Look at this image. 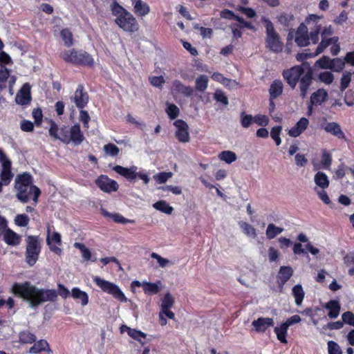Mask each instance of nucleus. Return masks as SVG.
I'll return each instance as SVG.
<instances>
[{
    "label": "nucleus",
    "mask_w": 354,
    "mask_h": 354,
    "mask_svg": "<svg viewBox=\"0 0 354 354\" xmlns=\"http://www.w3.org/2000/svg\"><path fill=\"white\" fill-rule=\"evenodd\" d=\"M345 66V60L341 58H335L331 60V65L330 69L335 72H341Z\"/></svg>",
    "instance_id": "49530a36"
},
{
    "label": "nucleus",
    "mask_w": 354,
    "mask_h": 354,
    "mask_svg": "<svg viewBox=\"0 0 354 354\" xmlns=\"http://www.w3.org/2000/svg\"><path fill=\"white\" fill-rule=\"evenodd\" d=\"M345 265L349 268L348 274L354 276V253H348L344 257Z\"/></svg>",
    "instance_id": "a18cd8bd"
},
{
    "label": "nucleus",
    "mask_w": 354,
    "mask_h": 354,
    "mask_svg": "<svg viewBox=\"0 0 354 354\" xmlns=\"http://www.w3.org/2000/svg\"><path fill=\"white\" fill-rule=\"evenodd\" d=\"M162 287V283L160 281H157L156 283H150L144 281L142 284L143 290L146 294L156 295L160 292Z\"/></svg>",
    "instance_id": "72a5a7b5"
},
{
    "label": "nucleus",
    "mask_w": 354,
    "mask_h": 354,
    "mask_svg": "<svg viewBox=\"0 0 354 354\" xmlns=\"http://www.w3.org/2000/svg\"><path fill=\"white\" fill-rule=\"evenodd\" d=\"M103 149L105 153L111 156H116L120 152L119 148L116 145L111 143L105 145Z\"/></svg>",
    "instance_id": "4d7b16f0"
},
{
    "label": "nucleus",
    "mask_w": 354,
    "mask_h": 354,
    "mask_svg": "<svg viewBox=\"0 0 354 354\" xmlns=\"http://www.w3.org/2000/svg\"><path fill=\"white\" fill-rule=\"evenodd\" d=\"M214 99L223 103L224 105L228 104V99L225 94L221 90H216L214 94Z\"/></svg>",
    "instance_id": "69168bd1"
},
{
    "label": "nucleus",
    "mask_w": 354,
    "mask_h": 354,
    "mask_svg": "<svg viewBox=\"0 0 354 354\" xmlns=\"http://www.w3.org/2000/svg\"><path fill=\"white\" fill-rule=\"evenodd\" d=\"M166 113L170 119H176L179 115V109L174 104H167Z\"/></svg>",
    "instance_id": "3c124183"
},
{
    "label": "nucleus",
    "mask_w": 354,
    "mask_h": 354,
    "mask_svg": "<svg viewBox=\"0 0 354 354\" xmlns=\"http://www.w3.org/2000/svg\"><path fill=\"white\" fill-rule=\"evenodd\" d=\"M111 15L115 17L114 22L125 32L133 33L138 30L139 25L135 17L116 0H113L110 5Z\"/></svg>",
    "instance_id": "20e7f679"
},
{
    "label": "nucleus",
    "mask_w": 354,
    "mask_h": 354,
    "mask_svg": "<svg viewBox=\"0 0 354 354\" xmlns=\"http://www.w3.org/2000/svg\"><path fill=\"white\" fill-rule=\"evenodd\" d=\"M11 292L28 301L31 307H36L44 302H53L57 298L55 290L39 289L32 286L30 282L15 283Z\"/></svg>",
    "instance_id": "f257e3e1"
},
{
    "label": "nucleus",
    "mask_w": 354,
    "mask_h": 354,
    "mask_svg": "<svg viewBox=\"0 0 354 354\" xmlns=\"http://www.w3.org/2000/svg\"><path fill=\"white\" fill-rule=\"evenodd\" d=\"M241 124L243 128H248L254 122V117L250 114H246L245 112L241 113Z\"/></svg>",
    "instance_id": "864d4df0"
},
{
    "label": "nucleus",
    "mask_w": 354,
    "mask_h": 354,
    "mask_svg": "<svg viewBox=\"0 0 354 354\" xmlns=\"http://www.w3.org/2000/svg\"><path fill=\"white\" fill-rule=\"evenodd\" d=\"M29 221V217L25 214H17L15 218V223L19 227H26Z\"/></svg>",
    "instance_id": "5fc2aeb1"
},
{
    "label": "nucleus",
    "mask_w": 354,
    "mask_h": 354,
    "mask_svg": "<svg viewBox=\"0 0 354 354\" xmlns=\"http://www.w3.org/2000/svg\"><path fill=\"white\" fill-rule=\"evenodd\" d=\"M328 97V92L324 88H319L310 96V104L315 106L321 105Z\"/></svg>",
    "instance_id": "c756f323"
},
{
    "label": "nucleus",
    "mask_w": 354,
    "mask_h": 354,
    "mask_svg": "<svg viewBox=\"0 0 354 354\" xmlns=\"http://www.w3.org/2000/svg\"><path fill=\"white\" fill-rule=\"evenodd\" d=\"M33 343V346L29 349V353L37 354L43 351L48 353L51 351L48 342L45 339H40L37 342L35 341Z\"/></svg>",
    "instance_id": "c85d7f7f"
},
{
    "label": "nucleus",
    "mask_w": 354,
    "mask_h": 354,
    "mask_svg": "<svg viewBox=\"0 0 354 354\" xmlns=\"http://www.w3.org/2000/svg\"><path fill=\"white\" fill-rule=\"evenodd\" d=\"M153 207L156 209L167 214H171L174 211V208L165 201H159L153 203Z\"/></svg>",
    "instance_id": "ea45409f"
},
{
    "label": "nucleus",
    "mask_w": 354,
    "mask_h": 354,
    "mask_svg": "<svg viewBox=\"0 0 354 354\" xmlns=\"http://www.w3.org/2000/svg\"><path fill=\"white\" fill-rule=\"evenodd\" d=\"M322 127L326 132L336 136L339 139H346L344 133L342 131L340 125L337 122H326L322 124Z\"/></svg>",
    "instance_id": "5701e85b"
},
{
    "label": "nucleus",
    "mask_w": 354,
    "mask_h": 354,
    "mask_svg": "<svg viewBox=\"0 0 354 354\" xmlns=\"http://www.w3.org/2000/svg\"><path fill=\"white\" fill-rule=\"evenodd\" d=\"M313 80V71L310 66H308L307 71L299 80L300 95L305 98Z\"/></svg>",
    "instance_id": "aec40b11"
},
{
    "label": "nucleus",
    "mask_w": 354,
    "mask_h": 354,
    "mask_svg": "<svg viewBox=\"0 0 354 354\" xmlns=\"http://www.w3.org/2000/svg\"><path fill=\"white\" fill-rule=\"evenodd\" d=\"M15 187L17 190L16 197L21 202L28 203L30 198V196L33 194L32 201L35 203L38 201V198L41 194L40 189L35 185H33L32 176L25 172L19 174L15 178Z\"/></svg>",
    "instance_id": "7ed1b4c3"
},
{
    "label": "nucleus",
    "mask_w": 354,
    "mask_h": 354,
    "mask_svg": "<svg viewBox=\"0 0 354 354\" xmlns=\"http://www.w3.org/2000/svg\"><path fill=\"white\" fill-rule=\"evenodd\" d=\"M321 162L324 169H329L332 162V158L331 155L326 151H324L322 153Z\"/></svg>",
    "instance_id": "0e129e2a"
},
{
    "label": "nucleus",
    "mask_w": 354,
    "mask_h": 354,
    "mask_svg": "<svg viewBox=\"0 0 354 354\" xmlns=\"http://www.w3.org/2000/svg\"><path fill=\"white\" fill-rule=\"evenodd\" d=\"M50 227L47 229V238H46V243L49 246L50 250L55 252V254L60 255L62 254V250L61 248L57 246L61 244V235L58 232H53V234L50 236Z\"/></svg>",
    "instance_id": "ddd939ff"
},
{
    "label": "nucleus",
    "mask_w": 354,
    "mask_h": 354,
    "mask_svg": "<svg viewBox=\"0 0 354 354\" xmlns=\"http://www.w3.org/2000/svg\"><path fill=\"white\" fill-rule=\"evenodd\" d=\"M240 227L243 230L244 233L253 238L257 236V232L255 228L246 222L240 223Z\"/></svg>",
    "instance_id": "8fccbe9b"
},
{
    "label": "nucleus",
    "mask_w": 354,
    "mask_h": 354,
    "mask_svg": "<svg viewBox=\"0 0 354 354\" xmlns=\"http://www.w3.org/2000/svg\"><path fill=\"white\" fill-rule=\"evenodd\" d=\"M295 43L301 47L307 46L309 44L308 28L304 24H301L295 34Z\"/></svg>",
    "instance_id": "dca6fc26"
},
{
    "label": "nucleus",
    "mask_w": 354,
    "mask_h": 354,
    "mask_svg": "<svg viewBox=\"0 0 354 354\" xmlns=\"http://www.w3.org/2000/svg\"><path fill=\"white\" fill-rule=\"evenodd\" d=\"M338 41L339 38L337 37L322 38V41L317 47L313 56H317L323 53L328 46L332 44H333L334 43H337Z\"/></svg>",
    "instance_id": "c9c22d12"
},
{
    "label": "nucleus",
    "mask_w": 354,
    "mask_h": 354,
    "mask_svg": "<svg viewBox=\"0 0 354 354\" xmlns=\"http://www.w3.org/2000/svg\"><path fill=\"white\" fill-rule=\"evenodd\" d=\"M293 270L290 266H281L277 274V282L281 289L283 288V285L289 280L292 276Z\"/></svg>",
    "instance_id": "393cba45"
},
{
    "label": "nucleus",
    "mask_w": 354,
    "mask_h": 354,
    "mask_svg": "<svg viewBox=\"0 0 354 354\" xmlns=\"http://www.w3.org/2000/svg\"><path fill=\"white\" fill-rule=\"evenodd\" d=\"M293 19L292 15H288L286 13H281L279 17V22L285 26H289L290 22Z\"/></svg>",
    "instance_id": "774afa93"
},
{
    "label": "nucleus",
    "mask_w": 354,
    "mask_h": 354,
    "mask_svg": "<svg viewBox=\"0 0 354 354\" xmlns=\"http://www.w3.org/2000/svg\"><path fill=\"white\" fill-rule=\"evenodd\" d=\"M151 257L157 260L159 266L161 268H165L170 264V261L167 259L163 258L156 252L151 254Z\"/></svg>",
    "instance_id": "680f3d73"
},
{
    "label": "nucleus",
    "mask_w": 354,
    "mask_h": 354,
    "mask_svg": "<svg viewBox=\"0 0 354 354\" xmlns=\"http://www.w3.org/2000/svg\"><path fill=\"white\" fill-rule=\"evenodd\" d=\"M3 240L10 246H17L21 243V236L10 228L2 232Z\"/></svg>",
    "instance_id": "412c9836"
},
{
    "label": "nucleus",
    "mask_w": 354,
    "mask_h": 354,
    "mask_svg": "<svg viewBox=\"0 0 354 354\" xmlns=\"http://www.w3.org/2000/svg\"><path fill=\"white\" fill-rule=\"evenodd\" d=\"M313 80V71L310 66H308L307 71L299 80L300 95L305 98Z\"/></svg>",
    "instance_id": "6ab92c4d"
},
{
    "label": "nucleus",
    "mask_w": 354,
    "mask_h": 354,
    "mask_svg": "<svg viewBox=\"0 0 354 354\" xmlns=\"http://www.w3.org/2000/svg\"><path fill=\"white\" fill-rule=\"evenodd\" d=\"M71 100L75 104L76 106L80 109L86 106L88 102V95L87 93L84 92V86L79 85L74 95L71 97Z\"/></svg>",
    "instance_id": "2eb2a0df"
},
{
    "label": "nucleus",
    "mask_w": 354,
    "mask_h": 354,
    "mask_svg": "<svg viewBox=\"0 0 354 354\" xmlns=\"http://www.w3.org/2000/svg\"><path fill=\"white\" fill-rule=\"evenodd\" d=\"M36 339V336L28 330H23L19 334V342L21 344H32Z\"/></svg>",
    "instance_id": "58836bf2"
},
{
    "label": "nucleus",
    "mask_w": 354,
    "mask_h": 354,
    "mask_svg": "<svg viewBox=\"0 0 354 354\" xmlns=\"http://www.w3.org/2000/svg\"><path fill=\"white\" fill-rule=\"evenodd\" d=\"M74 247L81 251L82 257L85 260L88 261L91 259V253L84 244L80 243H75Z\"/></svg>",
    "instance_id": "bf43d9fd"
},
{
    "label": "nucleus",
    "mask_w": 354,
    "mask_h": 354,
    "mask_svg": "<svg viewBox=\"0 0 354 354\" xmlns=\"http://www.w3.org/2000/svg\"><path fill=\"white\" fill-rule=\"evenodd\" d=\"M134 13L140 17H143L150 12L149 6L142 0H132Z\"/></svg>",
    "instance_id": "a878e982"
},
{
    "label": "nucleus",
    "mask_w": 354,
    "mask_h": 354,
    "mask_svg": "<svg viewBox=\"0 0 354 354\" xmlns=\"http://www.w3.org/2000/svg\"><path fill=\"white\" fill-rule=\"evenodd\" d=\"M292 295L295 299V303L297 306H300L304 297V291L301 285L298 284L293 287Z\"/></svg>",
    "instance_id": "c03bdc74"
},
{
    "label": "nucleus",
    "mask_w": 354,
    "mask_h": 354,
    "mask_svg": "<svg viewBox=\"0 0 354 354\" xmlns=\"http://www.w3.org/2000/svg\"><path fill=\"white\" fill-rule=\"evenodd\" d=\"M71 295L75 301L80 302L83 306L86 305L88 302L87 293L78 288H73L71 290Z\"/></svg>",
    "instance_id": "473e14b6"
},
{
    "label": "nucleus",
    "mask_w": 354,
    "mask_h": 354,
    "mask_svg": "<svg viewBox=\"0 0 354 354\" xmlns=\"http://www.w3.org/2000/svg\"><path fill=\"white\" fill-rule=\"evenodd\" d=\"M61 37L64 42V44L69 47L73 45V35L68 28L63 29L60 32Z\"/></svg>",
    "instance_id": "de8ad7c7"
},
{
    "label": "nucleus",
    "mask_w": 354,
    "mask_h": 354,
    "mask_svg": "<svg viewBox=\"0 0 354 354\" xmlns=\"http://www.w3.org/2000/svg\"><path fill=\"white\" fill-rule=\"evenodd\" d=\"M283 85L281 80H276L272 82L269 89L271 99H275L281 95Z\"/></svg>",
    "instance_id": "e433bc0d"
},
{
    "label": "nucleus",
    "mask_w": 354,
    "mask_h": 354,
    "mask_svg": "<svg viewBox=\"0 0 354 354\" xmlns=\"http://www.w3.org/2000/svg\"><path fill=\"white\" fill-rule=\"evenodd\" d=\"M281 129V126H276L271 129L270 136L275 141L277 146H279L281 142V140L279 136Z\"/></svg>",
    "instance_id": "13d9d810"
},
{
    "label": "nucleus",
    "mask_w": 354,
    "mask_h": 354,
    "mask_svg": "<svg viewBox=\"0 0 354 354\" xmlns=\"http://www.w3.org/2000/svg\"><path fill=\"white\" fill-rule=\"evenodd\" d=\"M342 318L343 323L354 326V314L351 311H346Z\"/></svg>",
    "instance_id": "338daca9"
},
{
    "label": "nucleus",
    "mask_w": 354,
    "mask_h": 354,
    "mask_svg": "<svg viewBox=\"0 0 354 354\" xmlns=\"http://www.w3.org/2000/svg\"><path fill=\"white\" fill-rule=\"evenodd\" d=\"M26 262L33 266L38 260L41 249V243L38 236L29 235L26 237Z\"/></svg>",
    "instance_id": "423d86ee"
},
{
    "label": "nucleus",
    "mask_w": 354,
    "mask_h": 354,
    "mask_svg": "<svg viewBox=\"0 0 354 354\" xmlns=\"http://www.w3.org/2000/svg\"><path fill=\"white\" fill-rule=\"evenodd\" d=\"M331 59L328 56H323L315 62V66L323 69H330L331 65Z\"/></svg>",
    "instance_id": "6e6d98bb"
},
{
    "label": "nucleus",
    "mask_w": 354,
    "mask_h": 354,
    "mask_svg": "<svg viewBox=\"0 0 354 354\" xmlns=\"http://www.w3.org/2000/svg\"><path fill=\"white\" fill-rule=\"evenodd\" d=\"M61 57L64 61L73 64L86 66H91L93 64V59L88 53L84 51L78 52L74 49L63 51L61 53Z\"/></svg>",
    "instance_id": "0eeeda50"
},
{
    "label": "nucleus",
    "mask_w": 354,
    "mask_h": 354,
    "mask_svg": "<svg viewBox=\"0 0 354 354\" xmlns=\"http://www.w3.org/2000/svg\"><path fill=\"white\" fill-rule=\"evenodd\" d=\"M209 79L205 75H201L196 79V89L199 92L205 91L208 86Z\"/></svg>",
    "instance_id": "79ce46f5"
},
{
    "label": "nucleus",
    "mask_w": 354,
    "mask_h": 354,
    "mask_svg": "<svg viewBox=\"0 0 354 354\" xmlns=\"http://www.w3.org/2000/svg\"><path fill=\"white\" fill-rule=\"evenodd\" d=\"M96 184L100 189L105 192H116L118 189V184L115 180L109 179L106 176H101L96 180Z\"/></svg>",
    "instance_id": "4468645a"
},
{
    "label": "nucleus",
    "mask_w": 354,
    "mask_h": 354,
    "mask_svg": "<svg viewBox=\"0 0 354 354\" xmlns=\"http://www.w3.org/2000/svg\"><path fill=\"white\" fill-rule=\"evenodd\" d=\"M274 325V319L270 317H259L252 322V326L257 333H264L269 328L273 327Z\"/></svg>",
    "instance_id": "a211bd4d"
},
{
    "label": "nucleus",
    "mask_w": 354,
    "mask_h": 354,
    "mask_svg": "<svg viewBox=\"0 0 354 354\" xmlns=\"http://www.w3.org/2000/svg\"><path fill=\"white\" fill-rule=\"evenodd\" d=\"M328 354H342V349L339 344L333 341H328Z\"/></svg>",
    "instance_id": "052dcab7"
},
{
    "label": "nucleus",
    "mask_w": 354,
    "mask_h": 354,
    "mask_svg": "<svg viewBox=\"0 0 354 354\" xmlns=\"http://www.w3.org/2000/svg\"><path fill=\"white\" fill-rule=\"evenodd\" d=\"M49 134L55 140H59L65 144L73 142L75 145H79L84 140L79 124H75L70 128L64 125L59 128L57 124L51 120Z\"/></svg>",
    "instance_id": "f03ea898"
},
{
    "label": "nucleus",
    "mask_w": 354,
    "mask_h": 354,
    "mask_svg": "<svg viewBox=\"0 0 354 354\" xmlns=\"http://www.w3.org/2000/svg\"><path fill=\"white\" fill-rule=\"evenodd\" d=\"M283 231V228L277 227L273 223H270L267 227L266 235L268 239H272L275 238L278 234H281Z\"/></svg>",
    "instance_id": "a19ab883"
},
{
    "label": "nucleus",
    "mask_w": 354,
    "mask_h": 354,
    "mask_svg": "<svg viewBox=\"0 0 354 354\" xmlns=\"http://www.w3.org/2000/svg\"><path fill=\"white\" fill-rule=\"evenodd\" d=\"M174 299L169 292L165 294L162 299L161 310H169L173 306Z\"/></svg>",
    "instance_id": "09e8293b"
},
{
    "label": "nucleus",
    "mask_w": 354,
    "mask_h": 354,
    "mask_svg": "<svg viewBox=\"0 0 354 354\" xmlns=\"http://www.w3.org/2000/svg\"><path fill=\"white\" fill-rule=\"evenodd\" d=\"M318 79L326 84H330L334 80V75L331 72L325 71L319 74Z\"/></svg>",
    "instance_id": "603ef678"
},
{
    "label": "nucleus",
    "mask_w": 354,
    "mask_h": 354,
    "mask_svg": "<svg viewBox=\"0 0 354 354\" xmlns=\"http://www.w3.org/2000/svg\"><path fill=\"white\" fill-rule=\"evenodd\" d=\"M174 125L176 128L175 131V136L179 142L182 143H187L190 140L189 127L187 122L183 120H176Z\"/></svg>",
    "instance_id": "f8f14e48"
},
{
    "label": "nucleus",
    "mask_w": 354,
    "mask_h": 354,
    "mask_svg": "<svg viewBox=\"0 0 354 354\" xmlns=\"http://www.w3.org/2000/svg\"><path fill=\"white\" fill-rule=\"evenodd\" d=\"M308 66L309 65L307 63H303L301 65L294 66L283 71V77L292 89L295 88L297 82L305 73V68L308 69Z\"/></svg>",
    "instance_id": "1a4fd4ad"
},
{
    "label": "nucleus",
    "mask_w": 354,
    "mask_h": 354,
    "mask_svg": "<svg viewBox=\"0 0 354 354\" xmlns=\"http://www.w3.org/2000/svg\"><path fill=\"white\" fill-rule=\"evenodd\" d=\"M172 86L176 92L183 94L185 97H191L193 95V88L183 84L180 80H174Z\"/></svg>",
    "instance_id": "cd10ccee"
},
{
    "label": "nucleus",
    "mask_w": 354,
    "mask_h": 354,
    "mask_svg": "<svg viewBox=\"0 0 354 354\" xmlns=\"http://www.w3.org/2000/svg\"><path fill=\"white\" fill-rule=\"evenodd\" d=\"M314 181L316 185L314 188L315 192L325 204H330V200L325 191V189L329 186V180L326 174L324 172L318 171L315 175Z\"/></svg>",
    "instance_id": "9d476101"
},
{
    "label": "nucleus",
    "mask_w": 354,
    "mask_h": 354,
    "mask_svg": "<svg viewBox=\"0 0 354 354\" xmlns=\"http://www.w3.org/2000/svg\"><path fill=\"white\" fill-rule=\"evenodd\" d=\"M172 176L171 172H160L156 174L153 178L160 184L165 183Z\"/></svg>",
    "instance_id": "e2e57ef3"
},
{
    "label": "nucleus",
    "mask_w": 354,
    "mask_h": 354,
    "mask_svg": "<svg viewBox=\"0 0 354 354\" xmlns=\"http://www.w3.org/2000/svg\"><path fill=\"white\" fill-rule=\"evenodd\" d=\"M13 174L11 172V162L6 161L3 163V167H2V171L0 174L1 182H2L4 185H7L10 183Z\"/></svg>",
    "instance_id": "7c9ffc66"
},
{
    "label": "nucleus",
    "mask_w": 354,
    "mask_h": 354,
    "mask_svg": "<svg viewBox=\"0 0 354 354\" xmlns=\"http://www.w3.org/2000/svg\"><path fill=\"white\" fill-rule=\"evenodd\" d=\"M218 158L230 164L237 159L236 153L232 151H223L218 154Z\"/></svg>",
    "instance_id": "37998d69"
},
{
    "label": "nucleus",
    "mask_w": 354,
    "mask_h": 354,
    "mask_svg": "<svg viewBox=\"0 0 354 354\" xmlns=\"http://www.w3.org/2000/svg\"><path fill=\"white\" fill-rule=\"evenodd\" d=\"M320 17L316 15H310L306 19L305 23L309 25L311 22L315 23V29L311 30L309 36V41L311 40L312 43L315 44L319 41V35L321 30V25L317 24V21Z\"/></svg>",
    "instance_id": "f3484780"
},
{
    "label": "nucleus",
    "mask_w": 354,
    "mask_h": 354,
    "mask_svg": "<svg viewBox=\"0 0 354 354\" xmlns=\"http://www.w3.org/2000/svg\"><path fill=\"white\" fill-rule=\"evenodd\" d=\"M121 333H124V331H127V334L129 337H131L132 339L138 341L140 342L142 345H144L146 344V337L147 334L145 333L138 330L136 328H131L127 326H122L120 328Z\"/></svg>",
    "instance_id": "b1692460"
},
{
    "label": "nucleus",
    "mask_w": 354,
    "mask_h": 354,
    "mask_svg": "<svg viewBox=\"0 0 354 354\" xmlns=\"http://www.w3.org/2000/svg\"><path fill=\"white\" fill-rule=\"evenodd\" d=\"M261 21L265 24L266 38V47L274 53H280L283 50V43L281 41L279 34L276 32L272 22L268 18L263 17Z\"/></svg>",
    "instance_id": "39448f33"
},
{
    "label": "nucleus",
    "mask_w": 354,
    "mask_h": 354,
    "mask_svg": "<svg viewBox=\"0 0 354 354\" xmlns=\"http://www.w3.org/2000/svg\"><path fill=\"white\" fill-rule=\"evenodd\" d=\"M309 124V121L306 118H301L296 124L291 128L288 134L292 137H297L299 136L303 131H304L308 127Z\"/></svg>",
    "instance_id": "bb28decb"
},
{
    "label": "nucleus",
    "mask_w": 354,
    "mask_h": 354,
    "mask_svg": "<svg viewBox=\"0 0 354 354\" xmlns=\"http://www.w3.org/2000/svg\"><path fill=\"white\" fill-rule=\"evenodd\" d=\"M30 86L29 84L26 83L17 93L15 101L18 104L26 105L30 103Z\"/></svg>",
    "instance_id": "4be33fe9"
},
{
    "label": "nucleus",
    "mask_w": 354,
    "mask_h": 354,
    "mask_svg": "<svg viewBox=\"0 0 354 354\" xmlns=\"http://www.w3.org/2000/svg\"><path fill=\"white\" fill-rule=\"evenodd\" d=\"M288 326L284 323H281L279 326L274 327V332L277 335V339L282 344H287V335Z\"/></svg>",
    "instance_id": "2f4dec72"
},
{
    "label": "nucleus",
    "mask_w": 354,
    "mask_h": 354,
    "mask_svg": "<svg viewBox=\"0 0 354 354\" xmlns=\"http://www.w3.org/2000/svg\"><path fill=\"white\" fill-rule=\"evenodd\" d=\"M116 173L124 176L129 181L134 180L136 178H139L144 181L145 184L149 182V178L146 174L138 172V167L131 166L129 168L124 167L120 165H116L113 169Z\"/></svg>",
    "instance_id": "9b49d317"
},
{
    "label": "nucleus",
    "mask_w": 354,
    "mask_h": 354,
    "mask_svg": "<svg viewBox=\"0 0 354 354\" xmlns=\"http://www.w3.org/2000/svg\"><path fill=\"white\" fill-rule=\"evenodd\" d=\"M338 41L339 38L337 37L322 38V41L317 47L313 56H317L323 53L328 46L332 44H333L334 43H337Z\"/></svg>",
    "instance_id": "f704fd0d"
},
{
    "label": "nucleus",
    "mask_w": 354,
    "mask_h": 354,
    "mask_svg": "<svg viewBox=\"0 0 354 354\" xmlns=\"http://www.w3.org/2000/svg\"><path fill=\"white\" fill-rule=\"evenodd\" d=\"M93 281L104 292H107L120 302H127V299L120 288L115 283L106 281L97 276L93 277Z\"/></svg>",
    "instance_id": "6e6552de"
},
{
    "label": "nucleus",
    "mask_w": 354,
    "mask_h": 354,
    "mask_svg": "<svg viewBox=\"0 0 354 354\" xmlns=\"http://www.w3.org/2000/svg\"><path fill=\"white\" fill-rule=\"evenodd\" d=\"M101 212L105 217H108L111 218L113 221H114L115 223H133L135 221L133 220H129L127 218H125L124 216H122L121 214L118 213H109L106 210L102 209Z\"/></svg>",
    "instance_id": "4c0bfd02"
}]
</instances>
